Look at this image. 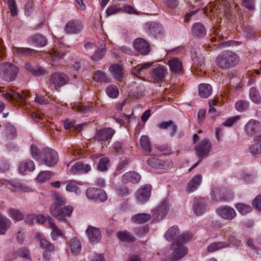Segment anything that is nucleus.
<instances>
[{"instance_id":"obj_11","label":"nucleus","mask_w":261,"mask_h":261,"mask_svg":"<svg viewBox=\"0 0 261 261\" xmlns=\"http://www.w3.org/2000/svg\"><path fill=\"white\" fill-rule=\"evenodd\" d=\"M86 195L90 199H99L105 201L107 197L106 193L102 190L94 188H90L86 191Z\"/></svg>"},{"instance_id":"obj_27","label":"nucleus","mask_w":261,"mask_h":261,"mask_svg":"<svg viewBox=\"0 0 261 261\" xmlns=\"http://www.w3.org/2000/svg\"><path fill=\"white\" fill-rule=\"evenodd\" d=\"M202 181V176L200 174L195 175L189 182L187 186L188 192L195 191L200 185Z\"/></svg>"},{"instance_id":"obj_52","label":"nucleus","mask_w":261,"mask_h":261,"mask_svg":"<svg viewBox=\"0 0 261 261\" xmlns=\"http://www.w3.org/2000/svg\"><path fill=\"white\" fill-rule=\"evenodd\" d=\"M7 4L10 11L11 15L13 16L17 15V9L15 0H7Z\"/></svg>"},{"instance_id":"obj_57","label":"nucleus","mask_w":261,"mask_h":261,"mask_svg":"<svg viewBox=\"0 0 261 261\" xmlns=\"http://www.w3.org/2000/svg\"><path fill=\"white\" fill-rule=\"evenodd\" d=\"M193 236V234L189 232L184 233L180 236L177 241H179L182 244V243H186L192 239Z\"/></svg>"},{"instance_id":"obj_58","label":"nucleus","mask_w":261,"mask_h":261,"mask_svg":"<svg viewBox=\"0 0 261 261\" xmlns=\"http://www.w3.org/2000/svg\"><path fill=\"white\" fill-rule=\"evenodd\" d=\"M241 44V42L233 41V40H229L227 41H224L220 42L219 44V46L222 48H224L225 47L228 46H234L239 45Z\"/></svg>"},{"instance_id":"obj_16","label":"nucleus","mask_w":261,"mask_h":261,"mask_svg":"<svg viewBox=\"0 0 261 261\" xmlns=\"http://www.w3.org/2000/svg\"><path fill=\"white\" fill-rule=\"evenodd\" d=\"M86 233L92 243H96L101 239V233L99 229L92 226H89L86 230Z\"/></svg>"},{"instance_id":"obj_6","label":"nucleus","mask_w":261,"mask_h":261,"mask_svg":"<svg viewBox=\"0 0 261 261\" xmlns=\"http://www.w3.org/2000/svg\"><path fill=\"white\" fill-rule=\"evenodd\" d=\"M69 78L65 74L56 72L53 73L50 79V82L54 86L57 91H60V88L69 83Z\"/></svg>"},{"instance_id":"obj_32","label":"nucleus","mask_w":261,"mask_h":261,"mask_svg":"<svg viewBox=\"0 0 261 261\" xmlns=\"http://www.w3.org/2000/svg\"><path fill=\"white\" fill-rule=\"evenodd\" d=\"M179 230L176 226L170 227L165 233V237L168 241H172L178 237Z\"/></svg>"},{"instance_id":"obj_51","label":"nucleus","mask_w":261,"mask_h":261,"mask_svg":"<svg viewBox=\"0 0 261 261\" xmlns=\"http://www.w3.org/2000/svg\"><path fill=\"white\" fill-rule=\"evenodd\" d=\"M9 214L11 217L14 220L16 221H20L23 219V214L19 212L18 210L11 208L9 210Z\"/></svg>"},{"instance_id":"obj_2","label":"nucleus","mask_w":261,"mask_h":261,"mask_svg":"<svg viewBox=\"0 0 261 261\" xmlns=\"http://www.w3.org/2000/svg\"><path fill=\"white\" fill-rule=\"evenodd\" d=\"M19 72V69L10 63H4L0 66V77L5 81H14Z\"/></svg>"},{"instance_id":"obj_41","label":"nucleus","mask_w":261,"mask_h":261,"mask_svg":"<svg viewBox=\"0 0 261 261\" xmlns=\"http://www.w3.org/2000/svg\"><path fill=\"white\" fill-rule=\"evenodd\" d=\"M48 54L54 64H55L58 60L62 59L64 56L63 53H59V51L56 50L55 48H53L48 53Z\"/></svg>"},{"instance_id":"obj_12","label":"nucleus","mask_w":261,"mask_h":261,"mask_svg":"<svg viewBox=\"0 0 261 261\" xmlns=\"http://www.w3.org/2000/svg\"><path fill=\"white\" fill-rule=\"evenodd\" d=\"M3 96L6 99H9L11 101L19 99L21 103L25 102L26 98L30 96V92L28 91H23L22 94L16 92L11 90L10 92L4 94Z\"/></svg>"},{"instance_id":"obj_63","label":"nucleus","mask_w":261,"mask_h":261,"mask_svg":"<svg viewBox=\"0 0 261 261\" xmlns=\"http://www.w3.org/2000/svg\"><path fill=\"white\" fill-rule=\"evenodd\" d=\"M16 239L18 244L19 245L23 244L25 239V235L24 232L22 230H19L16 233Z\"/></svg>"},{"instance_id":"obj_37","label":"nucleus","mask_w":261,"mask_h":261,"mask_svg":"<svg viewBox=\"0 0 261 261\" xmlns=\"http://www.w3.org/2000/svg\"><path fill=\"white\" fill-rule=\"evenodd\" d=\"M213 198L216 200H225L226 199V196L224 195L225 189L224 188H220L219 187L215 188L213 191Z\"/></svg>"},{"instance_id":"obj_38","label":"nucleus","mask_w":261,"mask_h":261,"mask_svg":"<svg viewBox=\"0 0 261 261\" xmlns=\"http://www.w3.org/2000/svg\"><path fill=\"white\" fill-rule=\"evenodd\" d=\"M117 236L121 241L133 242L135 241V238L126 231H119L117 232Z\"/></svg>"},{"instance_id":"obj_36","label":"nucleus","mask_w":261,"mask_h":261,"mask_svg":"<svg viewBox=\"0 0 261 261\" xmlns=\"http://www.w3.org/2000/svg\"><path fill=\"white\" fill-rule=\"evenodd\" d=\"M150 217L149 214L141 213L134 216L132 219L134 222L141 224L147 222L150 219Z\"/></svg>"},{"instance_id":"obj_46","label":"nucleus","mask_w":261,"mask_h":261,"mask_svg":"<svg viewBox=\"0 0 261 261\" xmlns=\"http://www.w3.org/2000/svg\"><path fill=\"white\" fill-rule=\"evenodd\" d=\"M152 64V63H145L141 65H138L133 68L132 72L137 76L141 75V71L146 68L149 67Z\"/></svg>"},{"instance_id":"obj_18","label":"nucleus","mask_w":261,"mask_h":261,"mask_svg":"<svg viewBox=\"0 0 261 261\" xmlns=\"http://www.w3.org/2000/svg\"><path fill=\"white\" fill-rule=\"evenodd\" d=\"M259 130V122L255 120H250L245 126V131L249 136H252Z\"/></svg>"},{"instance_id":"obj_60","label":"nucleus","mask_w":261,"mask_h":261,"mask_svg":"<svg viewBox=\"0 0 261 261\" xmlns=\"http://www.w3.org/2000/svg\"><path fill=\"white\" fill-rule=\"evenodd\" d=\"M46 74L45 69L41 66H35L32 74L36 76H44Z\"/></svg>"},{"instance_id":"obj_45","label":"nucleus","mask_w":261,"mask_h":261,"mask_svg":"<svg viewBox=\"0 0 261 261\" xmlns=\"http://www.w3.org/2000/svg\"><path fill=\"white\" fill-rule=\"evenodd\" d=\"M235 108L238 111L242 112L248 109L249 103L246 100H240L236 102Z\"/></svg>"},{"instance_id":"obj_13","label":"nucleus","mask_w":261,"mask_h":261,"mask_svg":"<svg viewBox=\"0 0 261 261\" xmlns=\"http://www.w3.org/2000/svg\"><path fill=\"white\" fill-rule=\"evenodd\" d=\"M115 130L111 128H106L96 132L95 138L98 141H107L111 139Z\"/></svg>"},{"instance_id":"obj_33","label":"nucleus","mask_w":261,"mask_h":261,"mask_svg":"<svg viewBox=\"0 0 261 261\" xmlns=\"http://www.w3.org/2000/svg\"><path fill=\"white\" fill-rule=\"evenodd\" d=\"M70 249L72 254L77 255L80 254L82 249L81 242L76 238H72L70 240Z\"/></svg>"},{"instance_id":"obj_35","label":"nucleus","mask_w":261,"mask_h":261,"mask_svg":"<svg viewBox=\"0 0 261 261\" xmlns=\"http://www.w3.org/2000/svg\"><path fill=\"white\" fill-rule=\"evenodd\" d=\"M11 222L5 217H0V235H4L10 227Z\"/></svg>"},{"instance_id":"obj_47","label":"nucleus","mask_w":261,"mask_h":261,"mask_svg":"<svg viewBox=\"0 0 261 261\" xmlns=\"http://www.w3.org/2000/svg\"><path fill=\"white\" fill-rule=\"evenodd\" d=\"M107 95L111 98H116L119 94V91L117 87L114 85L109 86L106 90Z\"/></svg>"},{"instance_id":"obj_55","label":"nucleus","mask_w":261,"mask_h":261,"mask_svg":"<svg viewBox=\"0 0 261 261\" xmlns=\"http://www.w3.org/2000/svg\"><path fill=\"white\" fill-rule=\"evenodd\" d=\"M66 190L69 192H75L76 194L81 193L80 189L73 181H70L67 184Z\"/></svg>"},{"instance_id":"obj_10","label":"nucleus","mask_w":261,"mask_h":261,"mask_svg":"<svg viewBox=\"0 0 261 261\" xmlns=\"http://www.w3.org/2000/svg\"><path fill=\"white\" fill-rule=\"evenodd\" d=\"M217 214L221 218L231 220L236 217L237 214L234 210L230 206H221L216 211Z\"/></svg>"},{"instance_id":"obj_14","label":"nucleus","mask_w":261,"mask_h":261,"mask_svg":"<svg viewBox=\"0 0 261 261\" xmlns=\"http://www.w3.org/2000/svg\"><path fill=\"white\" fill-rule=\"evenodd\" d=\"M167 69L163 65H159L154 68L152 72V78L155 82L163 81L167 74Z\"/></svg>"},{"instance_id":"obj_1","label":"nucleus","mask_w":261,"mask_h":261,"mask_svg":"<svg viewBox=\"0 0 261 261\" xmlns=\"http://www.w3.org/2000/svg\"><path fill=\"white\" fill-rule=\"evenodd\" d=\"M216 64L222 69H228L237 66L240 63V57L234 52L226 50L221 53L216 58Z\"/></svg>"},{"instance_id":"obj_15","label":"nucleus","mask_w":261,"mask_h":261,"mask_svg":"<svg viewBox=\"0 0 261 261\" xmlns=\"http://www.w3.org/2000/svg\"><path fill=\"white\" fill-rule=\"evenodd\" d=\"M36 239L40 242V247L49 252H54L55 250V246L47 240L44 236L41 233H37L35 236Z\"/></svg>"},{"instance_id":"obj_48","label":"nucleus","mask_w":261,"mask_h":261,"mask_svg":"<svg viewBox=\"0 0 261 261\" xmlns=\"http://www.w3.org/2000/svg\"><path fill=\"white\" fill-rule=\"evenodd\" d=\"M9 183L15 188L18 189L20 191L26 192L31 191V189L30 187L20 182L15 181H9Z\"/></svg>"},{"instance_id":"obj_8","label":"nucleus","mask_w":261,"mask_h":261,"mask_svg":"<svg viewBox=\"0 0 261 261\" xmlns=\"http://www.w3.org/2000/svg\"><path fill=\"white\" fill-rule=\"evenodd\" d=\"M134 48L141 55L145 56L150 51V47L148 43L144 39L137 38L133 43Z\"/></svg>"},{"instance_id":"obj_53","label":"nucleus","mask_w":261,"mask_h":261,"mask_svg":"<svg viewBox=\"0 0 261 261\" xmlns=\"http://www.w3.org/2000/svg\"><path fill=\"white\" fill-rule=\"evenodd\" d=\"M109 162L108 158L105 157L99 160V164L97 165V169L100 171H105L107 170V164Z\"/></svg>"},{"instance_id":"obj_61","label":"nucleus","mask_w":261,"mask_h":261,"mask_svg":"<svg viewBox=\"0 0 261 261\" xmlns=\"http://www.w3.org/2000/svg\"><path fill=\"white\" fill-rule=\"evenodd\" d=\"M242 5L249 11L254 9V0H242Z\"/></svg>"},{"instance_id":"obj_49","label":"nucleus","mask_w":261,"mask_h":261,"mask_svg":"<svg viewBox=\"0 0 261 261\" xmlns=\"http://www.w3.org/2000/svg\"><path fill=\"white\" fill-rule=\"evenodd\" d=\"M146 27L151 32H161L163 30L162 27L155 22H150L146 23Z\"/></svg>"},{"instance_id":"obj_64","label":"nucleus","mask_w":261,"mask_h":261,"mask_svg":"<svg viewBox=\"0 0 261 261\" xmlns=\"http://www.w3.org/2000/svg\"><path fill=\"white\" fill-rule=\"evenodd\" d=\"M252 205L258 211H261V195H257L252 201Z\"/></svg>"},{"instance_id":"obj_9","label":"nucleus","mask_w":261,"mask_h":261,"mask_svg":"<svg viewBox=\"0 0 261 261\" xmlns=\"http://www.w3.org/2000/svg\"><path fill=\"white\" fill-rule=\"evenodd\" d=\"M211 145L207 139H203L200 143L195 147L196 155L199 158H202L208 154L210 151Z\"/></svg>"},{"instance_id":"obj_17","label":"nucleus","mask_w":261,"mask_h":261,"mask_svg":"<svg viewBox=\"0 0 261 261\" xmlns=\"http://www.w3.org/2000/svg\"><path fill=\"white\" fill-rule=\"evenodd\" d=\"M47 223L49 227L53 229L50 235L53 240H56L59 237L63 235V232L56 225L55 220L50 216L47 217Z\"/></svg>"},{"instance_id":"obj_28","label":"nucleus","mask_w":261,"mask_h":261,"mask_svg":"<svg viewBox=\"0 0 261 261\" xmlns=\"http://www.w3.org/2000/svg\"><path fill=\"white\" fill-rule=\"evenodd\" d=\"M30 41L35 45L40 47L45 46L47 43V39L40 34H35L33 35Z\"/></svg>"},{"instance_id":"obj_54","label":"nucleus","mask_w":261,"mask_h":261,"mask_svg":"<svg viewBox=\"0 0 261 261\" xmlns=\"http://www.w3.org/2000/svg\"><path fill=\"white\" fill-rule=\"evenodd\" d=\"M16 254L18 256L25 258L29 259L30 258V251L27 248L21 247L16 251Z\"/></svg>"},{"instance_id":"obj_23","label":"nucleus","mask_w":261,"mask_h":261,"mask_svg":"<svg viewBox=\"0 0 261 261\" xmlns=\"http://www.w3.org/2000/svg\"><path fill=\"white\" fill-rule=\"evenodd\" d=\"M35 168L33 161L25 160L21 162L19 166V172L22 174H26L28 172L33 171Z\"/></svg>"},{"instance_id":"obj_42","label":"nucleus","mask_w":261,"mask_h":261,"mask_svg":"<svg viewBox=\"0 0 261 261\" xmlns=\"http://www.w3.org/2000/svg\"><path fill=\"white\" fill-rule=\"evenodd\" d=\"M141 147L147 152L151 151L150 142L149 138L146 136H142L140 140Z\"/></svg>"},{"instance_id":"obj_40","label":"nucleus","mask_w":261,"mask_h":261,"mask_svg":"<svg viewBox=\"0 0 261 261\" xmlns=\"http://www.w3.org/2000/svg\"><path fill=\"white\" fill-rule=\"evenodd\" d=\"M249 96L251 100L255 103H259L260 102V96L258 91L254 87L250 89Z\"/></svg>"},{"instance_id":"obj_30","label":"nucleus","mask_w":261,"mask_h":261,"mask_svg":"<svg viewBox=\"0 0 261 261\" xmlns=\"http://www.w3.org/2000/svg\"><path fill=\"white\" fill-rule=\"evenodd\" d=\"M109 70L115 79L118 81H121L122 79L123 73L121 65L118 64L112 65L110 67Z\"/></svg>"},{"instance_id":"obj_26","label":"nucleus","mask_w":261,"mask_h":261,"mask_svg":"<svg viewBox=\"0 0 261 261\" xmlns=\"http://www.w3.org/2000/svg\"><path fill=\"white\" fill-rule=\"evenodd\" d=\"M168 65L170 70L175 73H179L182 69V63L177 58H172L168 61Z\"/></svg>"},{"instance_id":"obj_44","label":"nucleus","mask_w":261,"mask_h":261,"mask_svg":"<svg viewBox=\"0 0 261 261\" xmlns=\"http://www.w3.org/2000/svg\"><path fill=\"white\" fill-rule=\"evenodd\" d=\"M236 207L239 212L243 215H246L252 211V207L250 205L243 203H238Z\"/></svg>"},{"instance_id":"obj_56","label":"nucleus","mask_w":261,"mask_h":261,"mask_svg":"<svg viewBox=\"0 0 261 261\" xmlns=\"http://www.w3.org/2000/svg\"><path fill=\"white\" fill-rule=\"evenodd\" d=\"M239 116L230 117L222 123V124L226 127L231 126L234 123L240 120Z\"/></svg>"},{"instance_id":"obj_20","label":"nucleus","mask_w":261,"mask_h":261,"mask_svg":"<svg viewBox=\"0 0 261 261\" xmlns=\"http://www.w3.org/2000/svg\"><path fill=\"white\" fill-rule=\"evenodd\" d=\"M206 205V202L204 199H195L193 205V210L194 213L197 216L201 215L205 211Z\"/></svg>"},{"instance_id":"obj_34","label":"nucleus","mask_w":261,"mask_h":261,"mask_svg":"<svg viewBox=\"0 0 261 261\" xmlns=\"http://www.w3.org/2000/svg\"><path fill=\"white\" fill-rule=\"evenodd\" d=\"M229 246V244L225 242H216L211 243L207 248L208 252H213Z\"/></svg>"},{"instance_id":"obj_5","label":"nucleus","mask_w":261,"mask_h":261,"mask_svg":"<svg viewBox=\"0 0 261 261\" xmlns=\"http://www.w3.org/2000/svg\"><path fill=\"white\" fill-rule=\"evenodd\" d=\"M73 207L66 205L64 207L50 210V215L60 222H67V217H70L73 212Z\"/></svg>"},{"instance_id":"obj_43","label":"nucleus","mask_w":261,"mask_h":261,"mask_svg":"<svg viewBox=\"0 0 261 261\" xmlns=\"http://www.w3.org/2000/svg\"><path fill=\"white\" fill-rule=\"evenodd\" d=\"M53 175V173L50 171H41L36 178L38 181L44 182L49 180Z\"/></svg>"},{"instance_id":"obj_19","label":"nucleus","mask_w":261,"mask_h":261,"mask_svg":"<svg viewBox=\"0 0 261 261\" xmlns=\"http://www.w3.org/2000/svg\"><path fill=\"white\" fill-rule=\"evenodd\" d=\"M91 170V167L88 164H84L78 162L75 163L71 167L70 171L72 174H76L82 173H87Z\"/></svg>"},{"instance_id":"obj_29","label":"nucleus","mask_w":261,"mask_h":261,"mask_svg":"<svg viewBox=\"0 0 261 261\" xmlns=\"http://www.w3.org/2000/svg\"><path fill=\"white\" fill-rule=\"evenodd\" d=\"M212 93L211 86L207 84H201L199 86V95L201 98H207Z\"/></svg>"},{"instance_id":"obj_7","label":"nucleus","mask_w":261,"mask_h":261,"mask_svg":"<svg viewBox=\"0 0 261 261\" xmlns=\"http://www.w3.org/2000/svg\"><path fill=\"white\" fill-rule=\"evenodd\" d=\"M151 189L152 187L149 184L141 186L135 194L137 203L143 204L146 202L150 198Z\"/></svg>"},{"instance_id":"obj_50","label":"nucleus","mask_w":261,"mask_h":261,"mask_svg":"<svg viewBox=\"0 0 261 261\" xmlns=\"http://www.w3.org/2000/svg\"><path fill=\"white\" fill-rule=\"evenodd\" d=\"M93 79L97 82H108V78L106 74L103 72L100 71H97L95 73Z\"/></svg>"},{"instance_id":"obj_31","label":"nucleus","mask_w":261,"mask_h":261,"mask_svg":"<svg viewBox=\"0 0 261 261\" xmlns=\"http://www.w3.org/2000/svg\"><path fill=\"white\" fill-rule=\"evenodd\" d=\"M15 51L19 55L35 57L37 56L38 51L35 49L28 47H15Z\"/></svg>"},{"instance_id":"obj_25","label":"nucleus","mask_w":261,"mask_h":261,"mask_svg":"<svg viewBox=\"0 0 261 261\" xmlns=\"http://www.w3.org/2000/svg\"><path fill=\"white\" fill-rule=\"evenodd\" d=\"M83 25L76 20H71L65 25V31L67 33H77L82 31Z\"/></svg>"},{"instance_id":"obj_39","label":"nucleus","mask_w":261,"mask_h":261,"mask_svg":"<svg viewBox=\"0 0 261 261\" xmlns=\"http://www.w3.org/2000/svg\"><path fill=\"white\" fill-rule=\"evenodd\" d=\"M106 49L105 45H101L94 54L91 56V59L94 61H97L102 58L106 53Z\"/></svg>"},{"instance_id":"obj_4","label":"nucleus","mask_w":261,"mask_h":261,"mask_svg":"<svg viewBox=\"0 0 261 261\" xmlns=\"http://www.w3.org/2000/svg\"><path fill=\"white\" fill-rule=\"evenodd\" d=\"M173 252L169 258V261H176L184 257L188 252V248L179 241L173 242L171 246Z\"/></svg>"},{"instance_id":"obj_59","label":"nucleus","mask_w":261,"mask_h":261,"mask_svg":"<svg viewBox=\"0 0 261 261\" xmlns=\"http://www.w3.org/2000/svg\"><path fill=\"white\" fill-rule=\"evenodd\" d=\"M192 31L193 33H205L206 31L204 26L199 22L193 24Z\"/></svg>"},{"instance_id":"obj_3","label":"nucleus","mask_w":261,"mask_h":261,"mask_svg":"<svg viewBox=\"0 0 261 261\" xmlns=\"http://www.w3.org/2000/svg\"><path fill=\"white\" fill-rule=\"evenodd\" d=\"M40 158L42 163L48 167L54 166L59 160L58 153L49 148H45L42 150Z\"/></svg>"},{"instance_id":"obj_21","label":"nucleus","mask_w":261,"mask_h":261,"mask_svg":"<svg viewBox=\"0 0 261 261\" xmlns=\"http://www.w3.org/2000/svg\"><path fill=\"white\" fill-rule=\"evenodd\" d=\"M53 198L54 202L50 205L49 211L50 210L61 207L62 206L64 205L66 203V198L60 193H55L53 195Z\"/></svg>"},{"instance_id":"obj_22","label":"nucleus","mask_w":261,"mask_h":261,"mask_svg":"<svg viewBox=\"0 0 261 261\" xmlns=\"http://www.w3.org/2000/svg\"><path fill=\"white\" fill-rule=\"evenodd\" d=\"M141 179V176L136 172H128L125 173L122 176L123 183L126 184L129 182L138 183Z\"/></svg>"},{"instance_id":"obj_62","label":"nucleus","mask_w":261,"mask_h":261,"mask_svg":"<svg viewBox=\"0 0 261 261\" xmlns=\"http://www.w3.org/2000/svg\"><path fill=\"white\" fill-rule=\"evenodd\" d=\"M250 151L252 154H259L261 153V143H256L252 145L249 148Z\"/></svg>"},{"instance_id":"obj_24","label":"nucleus","mask_w":261,"mask_h":261,"mask_svg":"<svg viewBox=\"0 0 261 261\" xmlns=\"http://www.w3.org/2000/svg\"><path fill=\"white\" fill-rule=\"evenodd\" d=\"M168 210V203L167 201H163L155 210L154 217L157 219H161L167 214Z\"/></svg>"}]
</instances>
